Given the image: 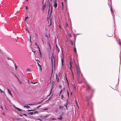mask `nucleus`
Wrapping results in <instances>:
<instances>
[{
  "label": "nucleus",
  "mask_w": 121,
  "mask_h": 121,
  "mask_svg": "<svg viewBox=\"0 0 121 121\" xmlns=\"http://www.w3.org/2000/svg\"><path fill=\"white\" fill-rule=\"evenodd\" d=\"M62 9H63V2H62Z\"/></svg>",
  "instance_id": "obj_37"
},
{
  "label": "nucleus",
  "mask_w": 121,
  "mask_h": 121,
  "mask_svg": "<svg viewBox=\"0 0 121 121\" xmlns=\"http://www.w3.org/2000/svg\"><path fill=\"white\" fill-rule=\"evenodd\" d=\"M70 68L71 69V67H72L71 62V61L70 62Z\"/></svg>",
  "instance_id": "obj_29"
},
{
  "label": "nucleus",
  "mask_w": 121,
  "mask_h": 121,
  "mask_svg": "<svg viewBox=\"0 0 121 121\" xmlns=\"http://www.w3.org/2000/svg\"><path fill=\"white\" fill-rule=\"evenodd\" d=\"M68 99H67V103L65 104L64 105L66 107V109H67V105L68 104Z\"/></svg>",
  "instance_id": "obj_5"
},
{
  "label": "nucleus",
  "mask_w": 121,
  "mask_h": 121,
  "mask_svg": "<svg viewBox=\"0 0 121 121\" xmlns=\"http://www.w3.org/2000/svg\"><path fill=\"white\" fill-rule=\"evenodd\" d=\"M76 69H77V73L78 75L79 76L80 75H81L82 76V74L80 70V69L79 67H78L76 65Z\"/></svg>",
  "instance_id": "obj_1"
},
{
  "label": "nucleus",
  "mask_w": 121,
  "mask_h": 121,
  "mask_svg": "<svg viewBox=\"0 0 121 121\" xmlns=\"http://www.w3.org/2000/svg\"><path fill=\"white\" fill-rule=\"evenodd\" d=\"M63 106H59V108L60 109H63Z\"/></svg>",
  "instance_id": "obj_18"
},
{
  "label": "nucleus",
  "mask_w": 121,
  "mask_h": 121,
  "mask_svg": "<svg viewBox=\"0 0 121 121\" xmlns=\"http://www.w3.org/2000/svg\"><path fill=\"white\" fill-rule=\"evenodd\" d=\"M51 62L52 64V67H53V61L52 60V58L51 59Z\"/></svg>",
  "instance_id": "obj_23"
},
{
  "label": "nucleus",
  "mask_w": 121,
  "mask_h": 121,
  "mask_svg": "<svg viewBox=\"0 0 121 121\" xmlns=\"http://www.w3.org/2000/svg\"><path fill=\"white\" fill-rule=\"evenodd\" d=\"M15 69H17V66L15 64Z\"/></svg>",
  "instance_id": "obj_31"
},
{
  "label": "nucleus",
  "mask_w": 121,
  "mask_h": 121,
  "mask_svg": "<svg viewBox=\"0 0 121 121\" xmlns=\"http://www.w3.org/2000/svg\"><path fill=\"white\" fill-rule=\"evenodd\" d=\"M54 66L55 65V59H54Z\"/></svg>",
  "instance_id": "obj_49"
},
{
  "label": "nucleus",
  "mask_w": 121,
  "mask_h": 121,
  "mask_svg": "<svg viewBox=\"0 0 121 121\" xmlns=\"http://www.w3.org/2000/svg\"><path fill=\"white\" fill-rule=\"evenodd\" d=\"M37 63L38 64V65L39 66H40V67H41V66L40 65V64L38 62H37Z\"/></svg>",
  "instance_id": "obj_40"
},
{
  "label": "nucleus",
  "mask_w": 121,
  "mask_h": 121,
  "mask_svg": "<svg viewBox=\"0 0 121 121\" xmlns=\"http://www.w3.org/2000/svg\"><path fill=\"white\" fill-rule=\"evenodd\" d=\"M61 61H62V65H63V58H62L61 59Z\"/></svg>",
  "instance_id": "obj_22"
},
{
  "label": "nucleus",
  "mask_w": 121,
  "mask_h": 121,
  "mask_svg": "<svg viewBox=\"0 0 121 121\" xmlns=\"http://www.w3.org/2000/svg\"><path fill=\"white\" fill-rule=\"evenodd\" d=\"M28 41L29 42H30V43H31V46H32V43H31L32 42V41H31V36H30V38L28 39Z\"/></svg>",
  "instance_id": "obj_6"
},
{
  "label": "nucleus",
  "mask_w": 121,
  "mask_h": 121,
  "mask_svg": "<svg viewBox=\"0 0 121 121\" xmlns=\"http://www.w3.org/2000/svg\"><path fill=\"white\" fill-rule=\"evenodd\" d=\"M29 17L27 16V17H25V18H26V19H28Z\"/></svg>",
  "instance_id": "obj_45"
},
{
  "label": "nucleus",
  "mask_w": 121,
  "mask_h": 121,
  "mask_svg": "<svg viewBox=\"0 0 121 121\" xmlns=\"http://www.w3.org/2000/svg\"><path fill=\"white\" fill-rule=\"evenodd\" d=\"M52 89L51 90V92H50V94L51 93V92H52Z\"/></svg>",
  "instance_id": "obj_57"
},
{
  "label": "nucleus",
  "mask_w": 121,
  "mask_h": 121,
  "mask_svg": "<svg viewBox=\"0 0 121 121\" xmlns=\"http://www.w3.org/2000/svg\"><path fill=\"white\" fill-rule=\"evenodd\" d=\"M23 115L25 116H27V115L26 114H23Z\"/></svg>",
  "instance_id": "obj_48"
},
{
  "label": "nucleus",
  "mask_w": 121,
  "mask_h": 121,
  "mask_svg": "<svg viewBox=\"0 0 121 121\" xmlns=\"http://www.w3.org/2000/svg\"><path fill=\"white\" fill-rule=\"evenodd\" d=\"M38 111H36L33 112V114H34L35 113H38Z\"/></svg>",
  "instance_id": "obj_28"
},
{
  "label": "nucleus",
  "mask_w": 121,
  "mask_h": 121,
  "mask_svg": "<svg viewBox=\"0 0 121 121\" xmlns=\"http://www.w3.org/2000/svg\"><path fill=\"white\" fill-rule=\"evenodd\" d=\"M52 54L53 59H54V56H53V53H52Z\"/></svg>",
  "instance_id": "obj_53"
},
{
  "label": "nucleus",
  "mask_w": 121,
  "mask_h": 121,
  "mask_svg": "<svg viewBox=\"0 0 121 121\" xmlns=\"http://www.w3.org/2000/svg\"><path fill=\"white\" fill-rule=\"evenodd\" d=\"M35 60L37 62H38L39 63L40 62L39 61L38 59H35Z\"/></svg>",
  "instance_id": "obj_36"
},
{
  "label": "nucleus",
  "mask_w": 121,
  "mask_h": 121,
  "mask_svg": "<svg viewBox=\"0 0 121 121\" xmlns=\"http://www.w3.org/2000/svg\"><path fill=\"white\" fill-rule=\"evenodd\" d=\"M74 52H75V53H76V48L75 47V44H74Z\"/></svg>",
  "instance_id": "obj_26"
},
{
  "label": "nucleus",
  "mask_w": 121,
  "mask_h": 121,
  "mask_svg": "<svg viewBox=\"0 0 121 121\" xmlns=\"http://www.w3.org/2000/svg\"><path fill=\"white\" fill-rule=\"evenodd\" d=\"M46 4H43V7H42V9L43 10H44L45 8L46 7Z\"/></svg>",
  "instance_id": "obj_10"
},
{
  "label": "nucleus",
  "mask_w": 121,
  "mask_h": 121,
  "mask_svg": "<svg viewBox=\"0 0 121 121\" xmlns=\"http://www.w3.org/2000/svg\"><path fill=\"white\" fill-rule=\"evenodd\" d=\"M30 115H33V112H29L28 113Z\"/></svg>",
  "instance_id": "obj_21"
},
{
  "label": "nucleus",
  "mask_w": 121,
  "mask_h": 121,
  "mask_svg": "<svg viewBox=\"0 0 121 121\" xmlns=\"http://www.w3.org/2000/svg\"><path fill=\"white\" fill-rule=\"evenodd\" d=\"M27 70L28 71H30V70L29 68H28L27 69Z\"/></svg>",
  "instance_id": "obj_35"
},
{
  "label": "nucleus",
  "mask_w": 121,
  "mask_h": 121,
  "mask_svg": "<svg viewBox=\"0 0 121 121\" xmlns=\"http://www.w3.org/2000/svg\"><path fill=\"white\" fill-rule=\"evenodd\" d=\"M59 27H60V28H61V27H60V25H59Z\"/></svg>",
  "instance_id": "obj_60"
},
{
  "label": "nucleus",
  "mask_w": 121,
  "mask_h": 121,
  "mask_svg": "<svg viewBox=\"0 0 121 121\" xmlns=\"http://www.w3.org/2000/svg\"><path fill=\"white\" fill-rule=\"evenodd\" d=\"M48 109V108H46L45 109H44V110H47V109Z\"/></svg>",
  "instance_id": "obj_61"
},
{
  "label": "nucleus",
  "mask_w": 121,
  "mask_h": 121,
  "mask_svg": "<svg viewBox=\"0 0 121 121\" xmlns=\"http://www.w3.org/2000/svg\"><path fill=\"white\" fill-rule=\"evenodd\" d=\"M44 1V0H43V4Z\"/></svg>",
  "instance_id": "obj_56"
},
{
  "label": "nucleus",
  "mask_w": 121,
  "mask_h": 121,
  "mask_svg": "<svg viewBox=\"0 0 121 121\" xmlns=\"http://www.w3.org/2000/svg\"><path fill=\"white\" fill-rule=\"evenodd\" d=\"M64 98L63 95V94H62L61 95V98L62 99H63Z\"/></svg>",
  "instance_id": "obj_25"
},
{
  "label": "nucleus",
  "mask_w": 121,
  "mask_h": 121,
  "mask_svg": "<svg viewBox=\"0 0 121 121\" xmlns=\"http://www.w3.org/2000/svg\"><path fill=\"white\" fill-rule=\"evenodd\" d=\"M74 88H75V89H76V87H75V84H74Z\"/></svg>",
  "instance_id": "obj_54"
},
{
  "label": "nucleus",
  "mask_w": 121,
  "mask_h": 121,
  "mask_svg": "<svg viewBox=\"0 0 121 121\" xmlns=\"http://www.w3.org/2000/svg\"><path fill=\"white\" fill-rule=\"evenodd\" d=\"M0 91L2 93H4V92L0 88Z\"/></svg>",
  "instance_id": "obj_20"
},
{
  "label": "nucleus",
  "mask_w": 121,
  "mask_h": 121,
  "mask_svg": "<svg viewBox=\"0 0 121 121\" xmlns=\"http://www.w3.org/2000/svg\"><path fill=\"white\" fill-rule=\"evenodd\" d=\"M59 88L61 89L62 88V86L61 85H60L59 86Z\"/></svg>",
  "instance_id": "obj_27"
},
{
  "label": "nucleus",
  "mask_w": 121,
  "mask_h": 121,
  "mask_svg": "<svg viewBox=\"0 0 121 121\" xmlns=\"http://www.w3.org/2000/svg\"><path fill=\"white\" fill-rule=\"evenodd\" d=\"M37 119L38 120H39L40 121H42L41 119H39V118H38V119Z\"/></svg>",
  "instance_id": "obj_46"
},
{
  "label": "nucleus",
  "mask_w": 121,
  "mask_h": 121,
  "mask_svg": "<svg viewBox=\"0 0 121 121\" xmlns=\"http://www.w3.org/2000/svg\"><path fill=\"white\" fill-rule=\"evenodd\" d=\"M52 5L51 7V11H50V16H51V15L52 13Z\"/></svg>",
  "instance_id": "obj_16"
},
{
  "label": "nucleus",
  "mask_w": 121,
  "mask_h": 121,
  "mask_svg": "<svg viewBox=\"0 0 121 121\" xmlns=\"http://www.w3.org/2000/svg\"><path fill=\"white\" fill-rule=\"evenodd\" d=\"M51 25H52V23H51V21L50 23V24L49 25V26H51Z\"/></svg>",
  "instance_id": "obj_41"
},
{
  "label": "nucleus",
  "mask_w": 121,
  "mask_h": 121,
  "mask_svg": "<svg viewBox=\"0 0 121 121\" xmlns=\"http://www.w3.org/2000/svg\"><path fill=\"white\" fill-rule=\"evenodd\" d=\"M45 36L46 37H48V36L47 35H46Z\"/></svg>",
  "instance_id": "obj_59"
},
{
  "label": "nucleus",
  "mask_w": 121,
  "mask_h": 121,
  "mask_svg": "<svg viewBox=\"0 0 121 121\" xmlns=\"http://www.w3.org/2000/svg\"><path fill=\"white\" fill-rule=\"evenodd\" d=\"M50 8H48V13H49V12L50 10Z\"/></svg>",
  "instance_id": "obj_42"
},
{
  "label": "nucleus",
  "mask_w": 121,
  "mask_h": 121,
  "mask_svg": "<svg viewBox=\"0 0 121 121\" xmlns=\"http://www.w3.org/2000/svg\"><path fill=\"white\" fill-rule=\"evenodd\" d=\"M64 1L65 2V3H66L67 2H66V0H64Z\"/></svg>",
  "instance_id": "obj_51"
},
{
  "label": "nucleus",
  "mask_w": 121,
  "mask_h": 121,
  "mask_svg": "<svg viewBox=\"0 0 121 121\" xmlns=\"http://www.w3.org/2000/svg\"><path fill=\"white\" fill-rule=\"evenodd\" d=\"M61 75V73L60 72H59L58 73V76L59 77H60Z\"/></svg>",
  "instance_id": "obj_33"
},
{
  "label": "nucleus",
  "mask_w": 121,
  "mask_h": 121,
  "mask_svg": "<svg viewBox=\"0 0 121 121\" xmlns=\"http://www.w3.org/2000/svg\"><path fill=\"white\" fill-rule=\"evenodd\" d=\"M26 30L27 31L26 32V33H27V32H28V33H29V31L28 30H27V29H26Z\"/></svg>",
  "instance_id": "obj_30"
},
{
  "label": "nucleus",
  "mask_w": 121,
  "mask_h": 121,
  "mask_svg": "<svg viewBox=\"0 0 121 121\" xmlns=\"http://www.w3.org/2000/svg\"><path fill=\"white\" fill-rule=\"evenodd\" d=\"M63 90H61V91H60V92L59 94V96H60V95L61 94Z\"/></svg>",
  "instance_id": "obj_19"
},
{
  "label": "nucleus",
  "mask_w": 121,
  "mask_h": 121,
  "mask_svg": "<svg viewBox=\"0 0 121 121\" xmlns=\"http://www.w3.org/2000/svg\"><path fill=\"white\" fill-rule=\"evenodd\" d=\"M50 115V114H48L47 115H46L45 116H42V117H43V118H47Z\"/></svg>",
  "instance_id": "obj_7"
},
{
  "label": "nucleus",
  "mask_w": 121,
  "mask_h": 121,
  "mask_svg": "<svg viewBox=\"0 0 121 121\" xmlns=\"http://www.w3.org/2000/svg\"><path fill=\"white\" fill-rule=\"evenodd\" d=\"M69 36L70 37H71V35L70 34H69Z\"/></svg>",
  "instance_id": "obj_52"
},
{
  "label": "nucleus",
  "mask_w": 121,
  "mask_h": 121,
  "mask_svg": "<svg viewBox=\"0 0 121 121\" xmlns=\"http://www.w3.org/2000/svg\"><path fill=\"white\" fill-rule=\"evenodd\" d=\"M58 120H62V116L61 115L60 116V117L57 118Z\"/></svg>",
  "instance_id": "obj_12"
},
{
  "label": "nucleus",
  "mask_w": 121,
  "mask_h": 121,
  "mask_svg": "<svg viewBox=\"0 0 121 121\" xmlns=\"http://www.w3.org/2000/svg\"><path fill=\"white\" fill-rule=\"evenodd\" d=\"M13 107L15 108V109L18 110L19 111L22 112V109H21L19 108L16 107L15 106H13Z\"/></svg>",
  "instance_id": "obj_4"
},
{
  "label": "nucleus",
  "mask_w": 121,
  "mask_h": 121,
  "mask_svg": "<svg viewBox=\"0 0 121 121\" xmlns=\"http://www.w3.org/2000/svg\"><path fill=\"white\" fill-rule=\"evenodd\" d=\"M120 44L121 45V42H120Z\"/></svg>",
  "instance_id": "obj_64"
},
{
  "label": "nucleus",
  "mask_w": 121,
  "mask_h": 121,
  "mask_svg": "<svg viewBox=\"0 0 121 121\" xmlns=\"http://www.w3.org/2000/svg\"><path fill=\"white\" fill-rule=\"evenodd\" d=\"M20 119H19V118H17L16 119V120H20Z\"/></svg>",
  "instance_id": "obj_44"
},
{
  "label": "nucleus",
  "mask_w": 121,
  "mask_h": 121,
  "mask_svg": "<svg viewBox=\"0 0 121 121\" xmlns=\"http://www.w3.org/2000/svg\"><path fill=\"white\" fill-rule=\"evenodd\" d=\"M48 45H49V47H50V48H51V45L50 44V43H48Z\"/></svg>",
  "instance_id": "obj_39"
},
{
  "label": "nucleus",
  "mask_w": 121,
  "mask_h": 121,
  "mask_svg": "<svg viewBox=\"0 0 121 121\" xmlns=\"http://www.w3.org/2000/svg\"><path fill=\"white\" fill-rule=\"evenodd\" d=\"M67 94L68 95V98L69 97V92L68 91H67Z\"/></svg>",
  "instance_id": "obj_38"
},
{
  "label": "nucleus",
  "mask_w": 121,
  "mask_h": 121,
  "mask_svg": "<svg viewBox=\"0 0 121 121\" xmlns=\"http://www.w3.org/2000/svg\"><path fill=\"white\" fill-rule=\"evenodd\" d=\"M24 108H30V106L28 105H25L24 106Z\"/></svg>",
  "instance_id": "obj_14"
},
{
  "label": "nucleus",
  "mask_w": 121,
  "mask_h": 121,
  "mask_svg": "<svg viewBox=\"0 0 121 121\" xmlns=\"http://www.w3.org/2000/svg\"><path fill=\"white\" fill-rule=\"evenodd\" d=\"M70 42H71V45H73V41L72 40H70Z\"/></svg>",
  "instance_id": "obj_32"
},
{
  "label": "nucleus",
  "mask_w": 121,
  "mask_h": 121,
  "mask_svg": "<svg viewBox=\"0 0 121 121\" xmlns=\"http://www.w3.org/2000/svg\"><path fill=\"white\" fill-rule=\"evenodd\" d=\"M50 99H49L48 100H47V101H48Z\"/></svg>",
  "instance_id": "obj_63"
},
{
  "label": "nucleus",
  "mask_w": 121,
  "mask_h": 121,
  "mask_svg": "<svg viewBox=\"0 0 121 121\" xmlns=\"http://www.w3.org/2000/svg\"><path fill=\"white\" fill-rule=\"evenodd\" d=\"M26 9H28V8L26 6Z\"/></svg>",
  "instance_id": "obj_50"
},
{
  "label": "nucleus",
  "mask_w": 121,
  "mask_h": 121,
  "mask_svg": "<svg viewBox=\"0 0 121 121\" xmlns=\"http://www.w3.org/2000/svg\"><path fill=\"white\" fill-rule=\"evenodd\" d=\"M52 120H55V119L54 118H53L52 119Z\"/></svg>",
  "instance_id": "obj_58"
},
{
  "label": "nucleus",
  "mask_w": 121,
  "mask_h": 121,
  "mask_svg": "<svg viewBox=\"0 0 121 121\" xmlns=\"http://www.w3.org/2000/svg\"><path fill=\"white\" fill-rule=\"evenodd\" d=\"M8 92L9 93V94H10V95H11V96H12V95L11 94V91H10V90L9 89H8Z\"/></svg>",
  "instance_id": "obj_11"
},
{
  "label": "nucleus",
  "mask_w": 121,
  "mask_h": 121,
  "mask_svg": "<svg viewBox=\"0 0 121 121\" xmlns=\"http://www.w3.org/2000/svg\"><path fill=\"white\" fill-rule=\"evenodd\" d=\"M56 49L57 51V53H58L60 51V49L58 48V46H57V45H56Z\"/></svg>",
  "instance_id": "obj_8"
},
{
  "label": "nucleus",
  "mask_w": 121,
  "mask_h": 121,
  "mask_svg": "<svg viewBox=\"0 0 121 121\" xmlns=\"http://www.w3.org/2000/svg\"><path fill=\"white\" fill-rule=\"evenodd\" d=\"M31 83L32 84L33 83L34 84L35 83H33L32 82H31Z\"/></svg>",
  "instance_id": "obj_62"
},
{
  "label": "nucleus",
  "mask_w": 121,
  "mask_h": 121,
  "mask_svg": "<svg viewBox=\"0 0 121 121\" xmlns=\"http://www.w3.org/2000/svg\"><path fill=\"white\" fill-rule=\"evenodd\" d=\"M42 102V101H41V102H39L37 103H36V104H29V105H36V104H40Z\"/></svg>",
  "instance_id": "obj_9"
},
{
  "label": "nucleus",
  "mask_w": 121,
  "mask_h": 121,
  "mask_svg": "<svg viewBox=\"0 0 121 121\" xmlns=\"http://www.w3.org/2000/svg\"><path fill=\"white\" fill-rule=\"evenodd\" d=\"M1 108H2V110H3V108H2V106H1Z\"/></svg>",
  "instance_id": "obj_55"
},
{
  "label": "nucleus",
  "mask_w": 121,
  "mask_h": 121,
  "mask_svg": "<svg viewBox=\"0 0 121 121\" xmlns=\"http://www.w3.org/2000/svg\"><path fill=\"white\" fill-rule=\"evenodd\" d=\"M48 8H50L51 6V4L50 2H48Z\"/></svg>",
  "instance_id": "obj_15"
},
{
  "label": "nucleus",
  "mask_w": 121,
  "mask_h": 121,
  "mask_svg": "<svg viewBox=\"0 0 121 121\" xmlns=\"http://www.w3.org/2000/svg\"><path fill=\"white\" fill-rule=\"evenodd\" d=\"M86 98L87 99V101H88V97H87V96H86Z\"/></svg>",
  "instance_id": "obj_47"
},
{
  "label": "nucleus",
  "mask_w": 121,
  "mask_h": 121,
  "mask_svg": "<svg viewBox=\"0 0 121 121\" xmlns=\"http://www.w3.org/2000/svg\"><path fill=\"white\" fill-rule=\"evenodd\" d=\"M56 79H57V82H59V78H57V74H56Z\"/></svg>",
  "instance_id": "obj_17"
},
{
  "label": "nucleus",
  "mask_w": 121,
  "mask_h": 121,
  "mask_svg": "<svg viewBox=\"0 0 121 121\" xmlns=\"http://www.w3.org/2000/svg\"><path fill=\"white\" fill-rule=\"evenodd\" d=\"M90 86L89 85H87V89L88 90H89L90 89Z\"/></svg>",
  "instance_id": "obj_24"
},
{
  "label": "nucleus",
  "mask_w": 121,
  "mask_h": 121,
  "mask_svg": "<svg viewBox=\"0 0 121 121\" xmlns=\"http://www.w3.org/2000/svg\"><path fill=\"white\" fill-rule=\"evenodd\" d=\"M76 105H77V106H76V108H77V107L78 108V109L77 110L78 112L79 111V107H78V104L76 102Z\"/></svg>",
  "instance_id": "obj_13"
},
{
  "label": "nucleus",
  "mask_w": 121,
  "mask_h": 121,
  "mask_svg": "<svg viewBox=\"0 0 121 121\" xmlns=\"http://www.w3.org/2000/svg\"><path fill=\"white\" fill-rule=\"evenodd\" d=\"M34 110H28V111L29 112V111H34Z\"/></svg>",
  "instance_id": "obj_43"
},
{
  "label": "nucleus",
  "mask_w": 121,
  "mask_h": 121,
  "mask_svg": "<svg viewBox=\"0 0 121 121\" xmlns=\"http://www.w3.org/2000/svg\"><path fill=\"white\" fill-rule=\"evenodd\" d=\"M54 3V6L55 7V8H56L57 7V1L56 0H55Z\"/></svg>",
  "instance_id": "obj_3"
},
{
  "label": "nucleus",
  "mask_w": 121,
  "mask_h": 121,
  "mask_svg": "<svg viewBox=\"0 0 121 121\" xmlns=\"http://www.w3.org/2000/svg\"><path fill=\"white\" fill-rule=\"evenodd\" d=\"M34 44H35V45H34V47H35L36 48H39V52H40V56L41 57V52L40 51V50L39 47L38 46V45H37V43H36V42H35L34 43Z\"/></svg>",
  "instance_id": "obj_2"
},
{
  "label": "nucleus",
  "mask_w": 121,
  "mask_h": 121,
  "mask_svg": "<svg viewBox=\"0 0 121 121\" xmlns=\"http://www.w3.org/2000/svg\"><path fill=\"white\" fill-rule=\"evenodd\" d=\"M33 48H32V52H34V53H35V50H33Z\"/></svg>",
  "instance_id": "obj_34"
}]
</instances>
